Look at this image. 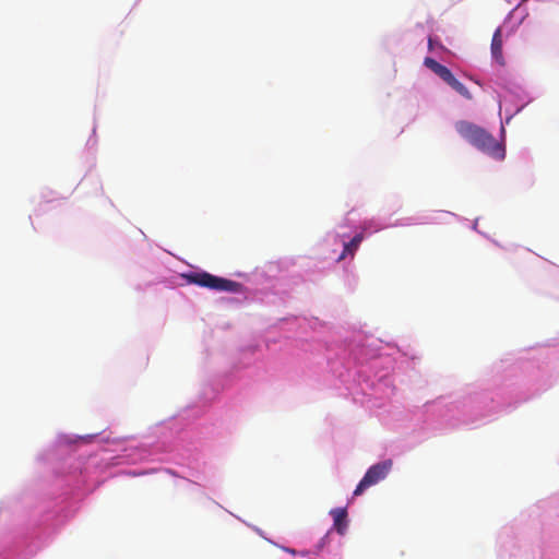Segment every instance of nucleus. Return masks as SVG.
Listing matches in <instances>:
<instances>
[{
    "instance_id": "nucleus-1",
    "label": "nucleus",
    "mask_w": 559,
    "mask_h": 559,
    "mask_svg": "<svg viewBox=\"0 0 559 559\" xmlns=\"http://www.w3.org/2000/svg\"><path fill=\"white\" fill-rule=\"evenodd\" d=\"M456 132L473 146L479 151L502 159L504 157V147L484 128L465 120L455 123Z\"/></svg>"
},
{
    "instance_id": "nucleus-2",
    "label": "nucleus",
    "mask_w": 559,
    "mask_h": 559,
    "mask_svg": "<svg viewBox=\"0 0 559 559\" xmlns=\"http://www.w3.org/2000/svg\"><path fill=\"white\" fill-rule=\"evenodd\" d=\"M188 284L198 285L217 292L241 293L242 284L219 277L205 271L189 272L182 275Z\"/></svg>"
},
{
    "instance_id": "nucleus-3",
    "label": "nucleus",
    "mask_w": 559,
    "mask_h": 559,
    "mask_svg": "<svg viewBox=\"0 0 559 559\" xmlns=\"http://www.w3.org/2000/svg\"><path fill=\"white\" fill-rule=\"evenodd\" d=\"M424 64L433 73H436L441 80H443L460 95L467 99L472 98L468 88L463 83H461L445 66L439 63L438 61L429 57L425 59Z\"/></svg>"
},
{
    "instance_id": "nucleus-4",
    "label": "nucleus",
    "mask_w": 559,
    "mask_h": 559,
    "mask_svg": "<svg viewBox=\"0 0 559 559\" xmlns=\"http://www.w3.org/2000/svg\"><path fill=\"white\" fill-rule=\"evenodd\" d=\"M392 468V461L385 460L368 468L362 479L354 490V496H360L367 488L384 479Z\"/></svg>"
},
{
    "instance_id": "nucleus-5",
    "label": "nucleus",
    "mask_w": 559,
    "mask_h": 559,
    "mask_svg": "<svg viewBox=\"0 0 559 559\" xmlns=\"http://www.w3.org/2000/svg\"><path fill=\"white\" fill-rule=\"evenodd\" d=\"M491 55L497 63L500 66L504 64V57L502 53V32L500 27H498L492 35Z\"/></svg>"
},
{
    "instance_id": "nucleus-6",
    "label": "nucleus",
    "mask_w": 559,
    "mask_h": 559,
    "mask_svg": "<svg viewBox=\"0 0 559 559\" xmlns=\"http://www.w3.org/2000/svg\"><path fill=\"white\" fill-rule=\"evenodd\" d=\"M331 514L333 515L335 530L337 531V533L344 534V532H345V530L347 527V523H346L347 512H346V509H342V508L334 509V510L331 511Z\"/></svg>"
},
{
    "instance_id": "nucleus-7",
    "label": "nucleus",
    "mask_w": 559,
    "mask_h": 559,
    "mask_svg": "<svg viewBox=\"0 0 559 559\" xmlns=\"http://www.w3.org/2000/svg\"><path fill=\"white\" fill-rule=\"evenodd\" d=\"M364 239L362 234H357L353 237V239L344 245V250L340 255L338 260L344 259L347 254L354 255L355 251L358 249L359 245Z\"/></svg>"
},
{
    "instance_id": "nucleus-8",
    "label": "nucleus",
    "mask_w": 559,
    "mask_h": 559,
    "mask_svg": "<svg viewBox=\"0 0 559 559\" xmlns=\"http://www.w3.org/2000/svg\"><path fill=\"white\" fill-rule=\"evenodd\" d=\"M431 46H432V40H431V38H430V39H429V47H431Z\"/></svg>"
}]
</instances>
